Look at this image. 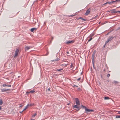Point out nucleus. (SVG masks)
Returning a JSON list of instances; mask_svg holds the SVG:
<instances>
[{
	"instance_id": "obj_1",
	"label": "nucleus",
	"mask_w": 120,
	"mask_h": 120,
	"mask_svg": "<svg viewBox=\"0 0 120 120\" xmlns=\"http://www.w3.org/2000/svg\"><path fill=\"white\" fill-rule=\"evenodd\" d=\"M114 37L112 36L111 37H110L109 38H108L107 40L106 41L105 44L104 46V48L106 45L107 43L109 41H111L112 39Z\"/></svg>"
},
{
	"instance_id": "obj_2",
	"label": "nucleus",
	"mask_w": 120,
	"mask_h": 120,
	"mask_svg": "<svg viewBox=\"0 0 120 120\" xmlns=\"http://www.w3.org/2000/svg\"><path fill=\"white\" fill-rule=\"evenodd\" d=\"M95 51H94L93 52L92 56V61H95L94 58L95 56Z\"/></svg>"
},
{
	"instance_id": "obj_3",
	"label": "nucleus",
	"mask_w": 120,
	"mask_h": 120,
	"mask_svg": "<svg viewBox=\"0 0 120 120\" xmlns=\"http://www.w3.org/2000/svg\"><path fill=\"white\" fill-rule=\"evenodd\" d=\"M74 108H77L78 109L77 110V111L79 110L81 108V107L79 106H78L77 105H75L73 107Z\"/></svg>"
},
{
	"instance_id": "obj_4",
	"label": "nucleus",
	"mask_w": 120,
	"mask_h": 120,
	"mask_svg": "<svg viewBox=\"0 0 120 120\" xmlns=\"http://www.w3.org/2000/svg\"><path fill=\"white\" fill-rule=\"evenodd\" d=\"M90 8H89L86 11V12L85 14V15H87L90 14Z\"/></svg>"
},
{
	"instance_id": "obj_5",
	"label": "nucleus",
	"mask_w": 120,
	"mask_h": 120,
	"mask_svg": "<svg viewBox=\"0 0 120 120\" xmlns=\"http://www.w3.org/2000/svg\"><path fill=\"white\" fill-rule=\"evenodd\" d=\"M19 51V50L18 49H16L15 52V54L14 56V57H15L17 56Z\"/></svg>"
},
{
	"instance_id": "obj_6",
	"label": "nucleus",
	"mask_w": 120,
	"mask_h": 120,
	"mask_svg": "<svg viewBox=\"0 0 120 120\" xmlns=\"http://www.w3.org/2000/svg\"><path fill=\"white\" fill-rule=\"evenodd\" d=\"M33 47L31 46H26L25 48V51H26L32 48Z\"/></svg>"
},
{
	"instance_id": "obj_7",
	"label": "nucleus",
	"mask_w": 120,
	"mask_h": 120,
	"mask_svg": "<svg viewBox=\"0 0 120 120\" xmlns=\"http://www.w3.org/2000/svg\"><path fill=\"white\" fill-rule=\"evenodd\" d=\"M75 99L76 104L77 105H79L80 104V102L79 99L77 98H75Z\"/></svg>"
},
{
	"instance_id": "obj_8",
	"label": "nucleus",
	"mask_w": 120,
	"mask_h": 120,
	"mask_svg": "<svg viewBox=\"0 0 120 120\" xmlns=\"http://www.w3.org/2000/svg\"><path fill=\"white\" fill-rule=\"evenodd\" d=\"M10 90V89H5L4 88L1 89V92H4L7 91H9Z\"/></svg>"
},
{
	"instance_id": "obj_9",
	"label": "nucleus",
	"mask_w": 120,
	"mask_h": 120,
	"mask_svg": "<svg viewBox=\"0 0 120 120\" xmlns=\"http://www.w3.org/2000/svg\"><path fill=\"white\" fill-rule=\"evenodd\" d=\"M85 111H86L87 113L88 112H92L94 111V110H91L89 109L88 108H86V109H85Z\"/></svg>"
},
{
	"instance_id": "obj_10",
	"label": "nucleus",
	"mask_w": 120,
	"mask_h": 120,
	"mask_svg": "<svg viewBox=\"0 0 120 120\" xmlns=\"http://www.w3.org/2000/svg\"><path fill=\"white\" fill-rule=\"evenodd\" d=\"M74 42V41L73 40H72V41H66V43L68 44H69L70 43H73Z\"/></svg>"
},
{
	"instance_id": "obj_11",
	"label": "nucleus",
	"mask_w": 120,
	"mask_h": 120,
	"mask_svg": "<svg viewBox=\"0 0 120 120\" xmlns=\"http://www.w3.org/2000/svg\"><path fill=\"white\" fill-rule=\"evenodd\" d=\"M115 9H114L110 11H111V13L113 14V13H117V11H114L115 10Z\"/></svg>"
},
{
	"instance_id": "obj_12",
	"label": "nucleus",
	"mask_w": 120,
	"mask_h": 120,
	"mask_svg": "<svg viewBox=\"0 0 120 120\" xmlns=\"http://www.w3.org/2000/svg\"><path fill=\"white\" fill-rule=\"evenodd\" d=\"M37 30V28H31V30H30L31 31L33 32L34 31V30Z\"/></svg>"
},
{
	"instance_id": "obj_13",
	"label": "nucleus",
	"mask_w": 120,
	"mask_h": 120,
	"mask_svg": "<svg viewBox=\"0 0 120 120\" xmlns=\"http://www.w3.org/2000/svg\"><path fill=\"white\" fill-rule=\"evenodd\" d=\"M60 60V59L59 58H57L56 59L52 60H51V61L52 62L55 61H57L59 60Z\"/></svg>"
},
{
	"instance_id": "obj_14",
	"label": "nucleus",
	"mask_w": 120,
	"mask_h": 120,
	"mask_svg": "<svg viewBox=\"0 0 120 120\" xmlns=\"http://www.w3.org/2000/svg\"><path fill=\"white\" fill-rule=\"evenodd\" d=\"M79 19H80L82 20L83 21H85L86 20V19L82 18V17H79Z\"/></svg>"
},
{
	"instance_id": "obj_15",
	"label": "nucleus",
	"mask_w": 120,
	"mask_h": 120,
	"mask_svg": "<svg viewBox=\"0 0 120 120\" xmlns=\"http://www.w3.org/2000/svg\"><path fill=\"white\" fill-rule=\"evenodd\" d=\"M110 98L108 97H106L104 98V99L105 100H108Z\"/></svg>"
},
{
	"instance_id": "obj_16",
	"label": "nucleus",
	"mask_w": 120,
	"mask_h": 120,
	"mask_svg": "<svg viewBox=\"0 0 120 120\" xmlns=\"http://www.w3.org/2000/svg\"><path fill=\"white\" fill-rule=\"evenodd\" d=\"M116 118H120V115H116Z\"/></svg>"
},
{
	"instance_id": "obj_17",
	"label": "nucleus",
	"mask_w": 120,
	"mask_h": 120,
	"mask_svg": "<svg viewBox=\"0 0 120 120\" xmlns=\"http://www.w3.org/2000/svg\"><path fill=\"white\" fill-rule=\"evenodd\" d=\"M3 104V101L2 99H0V105Z\"/></svg>"
},
{
	"instance_id": "obj_18",
	"label": "nucleus",
	"mask_w": 120,
	"mask_h": 120,
	"mask_svg": "<svg viewBox=\"0 0 120 120\" xmlns=\"http://www.w3.org/2000/svg\"><path fill=\"white\" fill-rule=\"evenodd\" d=\"M28 108V107L27 106H26L24 108V109L22 111V112L26 110Z\"/></svg>"
},
{
	"instance_id": "obj_19",
	"label": "nucleus",
	"mask_w": 120,
	"mask_h": 120,
	"mask_svg": "<svg viewBox=\"0 0 120 120\" xmlns=\"http://www.w3.org/2000/svg\"><path fill=\"white\" fill-rule=\"evenodd\" d=\"M63 69V68L60 69H57L56 70V71H59L61 70H62Z\"/></svg>"
},
{
	"instance_id": "obj_20",
	"label": "nucleus",
	"mask_w": 120,
	"mask_h": 120,
	"mask_svg": "<svg viewBox=\"0 0 120 120\" xmlns=\"http://www.w3.org/2000/svg\"><path fill=\"white\" fill-rule=\"evenodd\" d=\"M114 2V1H111L110 2H108V3L109 4H111L112 3Z\"/></svg>"
},
{
	"instance_id": "obj_21",
	"label": "nucleus",
	"mask_w": 120,
	"mask_h": 120,
	"mask_svg": "<svg viewBox=\"0 0 120 120\" xmlns=\"http://www.w3.org/2000/svg\"><path fill=\"white\" fill-rule=\"evenodd\" d=\"M114 2H120V0H116L114 1Z\"/></svg>"
},
{
	"instance_id": "obj_22",
	"label": "nucleus",
	"mask_w": 120,
	"mask_h": 120,
	"mask_svg": "<svg viewBox=\"0 0 120 120\" xmlns=\"http://www.w3.org/2000/svg\"><path fill=\"white\" fill-rule=\"evenodd\" d=\"M8 85H6V84H3L2 85V86L3 87H5V86H8Z\"/></svg>"
},
{
	"instance_id": "obj_23",
	"label": "nucleus",
	"mask_w": 120,
	"mask_h": 120,
	"mask_svg": "<svg viewBox=\"0 0 120 120\" xmlns=\"http://www.w3.org/2000/svg\"><path fill=\"white\" fill-rule=\"evenodd\" d=\"M37 115V114L36 113H35L32 116V117H34L36 115Z\"/></svg>"
},
{
	"instance_id": "obj_24",
	"label": "nucleus",
	"mask_w": 120,
	"mask_h": 120,
	"mask_svg": "<svg viewBox=\"0 0 120 120\" xmlns=\"http://www.w3.org/2000/svg\"><path fill=\"white\" fill-rule=\"evenodd\" d=\"M35 91L34 90H32L31 91H30V92H29V93H33L34 92H35Z\"/></svg>"
},
{
	"instance_id": "obj_25",
	"label": "nucleus",
	"mask_w": 120,
	"mask_h": 120,
	"mask_svg": "<svg viewBox=\"0 0 120 120\" xmlns=\"http://www.w3.org/2000/svg\"><path fill=\"white\" fill-rule=\"evenodd\" d=\"M94 62H95V61H94V62H92V64H93V67L94 68V69L95 68V67H94Z\"/></svg>"
},
{
	"instance_id": "obj_26",
	"label": "nucleus",
	"mask_w": 120,
	"mask_h": 120,
	"mask_svg": "<svg viewBox=\"0 0 120 120\" xmlns=\"http://www.w3.org/2000/svg\"><path fill=\"white\" fill-rule=\"evenodd\" d=\"M94 35L93 34H91L89 37V38H92V37Z\"/></svg>"
},
{
	"instance_id": "obj_27",
	"label": "nucleus",
	"mask_w": 120,
	"mask_h": 120,
	"mask_svg": "<svg viewBox=\"0 0 120 120\" xmlns=\"http://www.w3.org/2000/svg\"><path fill=\"white\" fill-rule=\"evenodd\" d=\"M90 38V39H89L88 40V42H89L90 41H91L92 39V38Z\"/></svg>"
},
{
	"instance_id": "obj_28",
	"label": "nucleus",
	"mask_w": 120,
	"mask_h": 120,
	"mask_svg": "<svg viewBox=\"0 0 120 120\" xmlns=\"http://www.w3.org/2000/svg\"><path fill=\"white\" fill-rule=\"evenodd\" d=\"M32 105H33L32 104H28L27 106L28 107L29 106H32Z\"/></svg>"
},
{
	"instance_id": "obj_29",
	"label": "nucleus",
	"mask_w": 120,
	"mask_h": 120,
	"mask_svg": "<svg viewBox=\"0 0 120 120\" xmlns=\"http://www.w3.org/2000/svg\"><path fill=\"white\" fill-rule=\"evenodd\" d=\"M82 107L83 109H86V108L85 106H83Z\"/></svg>"
},
{
	"instance_id": "obj_30",
	"label": "nucleus",
	"mask_w": 120,
	"mask_h": 120,
	"mask_svg": "<svg viewBox=\"0 0 120 120\" xmlns=\"http://www.w3.org/2000/svg\"><path fill=\"white\" fill-rule=\"evenodd\" d=\"M73 64L72 63L70 65V67L71 68H72L73 67Z\"/></svg>"
},
{
	"instance_id": "obj_31",
	"label": "nucleus",
	"mask_w": 120,
	"mask_h": 120,
	"mask_svg": "<svg viewBox=\"0 0 120 120\" xmlns=\"http://www.w3.org/2000/svg\"><path fill=\"white\" fill-rule=\"evenodd\" d=\"M98 15L96 16L95 17H94V19H96L98 17Z\"/></svg>"
},
{
	"instance_id": "obj_32",
	"label": "nucleus",
	"mask_w": 120,
	"mask_h": 120,
	"mask_svg": "<svg viewBox=\"0 0 120 120\" xmlns=\"http://www.w3.org/2000/svg\"><path fill=\"white\" fill-rule=\"evenodd\" d=\"M110 76V74H108L107 75V76L108 77H109Z\"/></svg>"
},
{
	"instance_id": "obj_33",
	"label": "nucleus",
	"mask_w": 120,
	"mask_h": 120,
	"mask_svg": "<svg viewBox=\"0 0 120 120\" xmlns=\"http://www.w3.org/2000/svg\"><path fill=\"white\" fill-rule=\"evenodd\" d=\"M81 79V77H80L79 78L77 79V81H79V80H80Z\"/></svg>"
},
{
	"instance_id": "obj_34",
	"label": "nucleus",
	"mask_w": 120,
	"mask_h": 120,
	"mask_svg": "<svg viewBox=\"0 0 120 120\" xmlns=\"http://www.w3.org/2000/svg\"><path fill=\"white\" fill-rule=\"evenodd\" d=\"M114 82L115 83H118V82L117 81H114Z\"/></svg>"
},
{
	"instance_id": "obj_35",
	"label": "nucleus",
	"mask_w": 120,
	"mask_h": 120,
	"mask_svg": "<svg viewBox=\"0 0 120 120\" xmlns=\"http://www.w3.org/2000/svg\"><path fill=\"white\" fill-rule=\"evenodd\" d=\"M78 87V86L75 85H74L73 86L74 87Z\"/></svg>"
},
{
	"instance_id": "obj_36",
	"label": "nucleus",
	"mask_w": 120,
	"mask_h": 120,
	"mask_svg": "<svg viewBox=\"0 0 120 120\" xmlns=\"http://www.w3.org/2000/svg\"><path fill=\"white\" fill-rule=\"evenodd\" d=\"M68 65V64H65V65H63V64H62V65H65V66H66Z\"/></svg>"
},
{
	"instance_id": "obj_37",
	"label": "nucleus",
	"mask_w": 120,
	"mask_h": 120,
	"mask_svg": "<svg viewBox=\"0 0 120 120\" xmlns=\"http://www.w3.org/2000/svg\"><path fill=\"white\" fill-rule=\"evenodd\" d=\"M47 90L48 91H50V88H49L48 90Z\"/></svg>"
},
{
	"instance_id": "obj_38",
	"label": "nucleus",
	"mask_w": 120,
	"mask_h": 120,
	"mask_svg": "<svg viewBox=\"0 0 120 120\" xmlns=\"http://www.w3.org/2000/svg\"><path fill=\"white\" fill-rule=\"evenodd\" d=\"M108 3V2H106V3L104 4H105Z\"/></svg>"
},
{
	"instance_id": "obj_39",
	"label": "nucleus",
	"mask_w": 120,
	"mask_h": 120,
	"mask_svg": "<svg viewBox=\"0 0 120 120\" xmlns=\"http://www.w3.org/2000/svg\"><path fill=\"white\" fill-rule=\"evenodd\" d=\"M53 37H52V39H51V41H52L53 40Z\"/></svg>"
},
{
	"instance_id": "obj_40",
	"label": "nucleus",
	"mask_w": 120,
	"mask_h": 120,
	"mask_svg": "<svg viewBox=\"0 0 120 120\" xmlns=\"http://www.w3.org/2000/svg\"><path fill=\"white\" fill-rule=\"evenodd\" d=\"M118 114H120V111L118 112Z\"/></svg>"
},
{
	"instance_id": "obj_41",
	"label": "nucleus",
	"mask_w": 120,
	"mask_h": 120,
	"mask_svg": "<svg viewBox=\"0 0 120 120\" xmlns=\"http://www.w3.org/2000/svg\"><path fill=\"white\" fill-rule=\"evenodd\" d=\"M8 86L11 87V85H8Z\"/></svg>"
},
{
	"instance_id": "obj_42",
	"label": "nucleus",
	"mask_w": 120,
	"mask_h": 120,
	"mask_svg": "<svg viewBox=\"0 0 120 120\" xmlns=\"http://www.w3.org/2000/svg\"><path fill=\"white\" fill-rule=\"evenodd\" d=\"M23 105H21L20 106V107H22V106H23Z\"/></svg>"
},
{
	"instance_id": "obj_43",
	"label": "nucleus",
	"mask_w": 120,
	"mask_h": 120,
	"mask_svg": "<svg viewBox=\"0 0 120 120\" xmlns=\"http://www.w3.org/2000/svg\"><path fill=\"white\" fill-rule=\"evenodd\" d=\"M2 109V108H1V106H0V110H1Z\"/></svg>"
},
{
	"instance_id": "obj_44",
	"label": "nucleus",
	"mask_w": 120,
	"mask_h": 120,
	"mask_svg": "<svg viewBox=\"0 0 120 120\" xmlns=\"http://www.w3.org/2000/svg\"><path fill=\"white\" fill-rule=\"evenodd\" d=\"M117 13L118 12H119L120 13V11H117Z\"/></svg>"
},
{
	"instance_id": "obj_45",
	"label": "nucleus",
	"mask_w": 120,
	"mask_h": 120,
	"mask_svg": "<svg viewBox=\"0 0 120 120\" xmlns=\"http://www.w3.org/2000/svg\"><path fill=\"white\" fill-rule=\"evenodd\" d=\"M109 32L108 33L106 34V35H107L108 34H109Z\"/></svg>"
},
{
	"instance_id": "obj_46",
	"label": "nucleus",
	"mask_w": 120,
	"mask_h": 120,
	"mask_svg": "<svg viewBox=\"0 0 120 120\" xmlns=\"http://www.w3.org/2000/svg\"><path fill=\"white\" fill-rule=\"evenodd\" d=\"M29 93V92H26V94H28Z\"/></svg>"
},
{
	"instance_id": "obj_47",
	"label": "nucleus",
	"mask_w": 120,
	"mask_h": 120,
	"mask_svg": "<svg viewBox=\"0 0 120 120\" xmlns=\"http://www.w3.org/2000/svg\"><path fill=\"white\" fill-rule=\"evenodd\" d=\"M103 70L104 71H105V69H104Z\"/></svg>"
},
{
	"instance_id": "obj_48",
	"label": "nucleus",
	"mask_w": 120,
	"mask_h": 120,
	"mask_svg": "<svg viewBox=\"0 0 120 120\" xmlns=\"http://www.w3.org/2000/svg\"><path fill=\"white\" fill-rule=\"evenodd\" d=\"M81 107H82L83 106V105H81Z\"/></svg>"
},
{
	"instance_id": "obj_49",
	"label": "nucleus",
	"mask_w": 120,
	"mask_h": 120,
	"mask_svg": "<svg viewBox=\"0 0 120 120\" xmlns=\"http://www.w3.org/2000/svg\"><path fill=\"white\" fill-rule=\"evenodd\" d=\"M67 53H68V54H69V52H67Z\"/></svg>"
},
{
	"instance_id": "obj_50",
	"label": "nucleus",
	"mask_w": 120,
	"mask_h": 120,
	"mask_svg": "<svg viewBox=\"0 0 120 120\" xmlns=\"http://www.w3.org/2000/svg\"><path fill=\"white\" fill-rule=\"evenodd\" d=\"M73 16H72V15H71L70 16H71V17H72Z\"/></svg>"
},
{
	"instance_id": "obj_51",
	"label": "nucleus",
	"mask_w": 120,
	"mask_h": 120,
	"mask_svg": "<svg viewBox=\"0 0 120 120\" xmlns=\"http://www.w3.org/2000/svg\"><path fill=\"white\" fill-rule=\"evenodd\" d=\"M78 89H80V88H78Z\"/></svg>"
}]
</instances>
